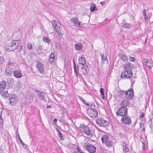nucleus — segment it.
<instances>
[{"label": "nucleus", "mask_w": 153, "mask_h": 153, "mask_svg": "<svg viewBox=\"0 0 153 153\" xmlns=\"http://www.w3.org/2000/svg\"><path fill=\"white\" fill-rule=\"evenodd\" d=\"M79 128L82 132L88 135H92V131L87 126H85L84 124H82L80 125Z\"/></svg>", "instance_id": "obj_1"}, {"label": "nucleus", "mask_w": 153, "mask_h": 153, "mask_svg": "<svg viewBox=\"0 0 153 153\" xmlns=\"http://www.w3.org/2000/svg\"><path fill=\"white\" fill-rule=\"evenodd\" d=\"M18 40L13 41L8 44L7 49L9 51H13L17 49L19 46V44L18 43Z\"/></svg>", "instance_id": "obj_2"}, {"label": "nucleus", "mask_w": 153, "mask_h": 153, "mask_svg": "<svg viewBox=\"0 0 153 153\" xmlns=\"http://www.w3.org/2000/svg\"><path fill=\"white\" fill-rule=\"evenodd\" d=\"M96 123L100 126L106 127L109 125V122L104 120L103 119L100 118L96 120Z\"/></svg>", "instance_id": "obj_3"}, {"label": "nucleus", "mask_w": 153, "mask_h": 153, "mask_svg": "<svg viewBox=\"0 0 153 153\" xmlns=\"http://www.w3.org/2000/svg\"><path fill=\"white\" fill-rule=\"evenodd\" d=\"M132 76V71L131 70H124L121 73L120 77L124 79L130 78Z\"/></svg>", "instance_id": "obj_4"}, {"label": "nucleus", "mask_w": 153, "mask_h": 153, "mask_svg": "<svg viewBox=\"0 0 153 153\" xmlns=\"http://www.w3.org/2000/svg\"><path fill=\"white\" fill-rule=\"evenodd\" d=\"M117 116H123L127 114V109L126 106H122L116 112Z\"/></svg>", "instance_id": "obj_5"}, {"label": "nucleus", "mask_w": 153, "mask_h": 153, "mask_svg": "<svg viewBox=\"0 0 153 153\" xmlns=\"http://www.w3.org/2000/svg\"><path fill=\"white\" fill-rule=\"evenodd\" d=\"M88 115L91 118H95L97 116L98 113L97 110L92 108H89L87 110Z\"/></svg>", "instance_id": "obj_6"}, {"label": "nucleus", "mask_w": 153, "mask_h": 153, "mask_svg": "<svg viewBox=\"0 0 153 153\" xmlns=\"http://www.w3.org/2000/svg\"><path fill=\"white\" fill-rule=\"evenodd\" d=\"M9 100L10 104L12 105H13L17 102L18 98L16 95L12 94L9 96Z\"/></svg>", "instance_id": "obj_7"}, {"label": "nucleus", "mask_w": 153, "mask_h": 153, "mask_svg": "<svg viewBox=\"0 0 153 153\" xmlns=\"http://www.w3.org/2000/svg\"><path fill=\"white\" fill-rule=\"evenodd\" d=\"M86 150L89 153H94L96 152V148L94 146L90 144H86L84 145Z\"/></svg>", "instance_id": "obj_8"}, {"label": "nucleus", "mask_w": 153, "mask_h": 153, "mask_svg": "<svg viewBox=\"0 0 153 153\" xmlns=\"http://www.w3.org/2000/svg\"><path fill=\"white\" fill-rule=\"evenodd\" d=\"M121 121L123 124L126 125H129L131 122V118L126 115L122 116Z\"/></svg>", "instance_id": "obj_9"}, {"label": "nucleus", "mask_w": 153, "mask_h": 153, "mask_svg": "<svg viewBox=\"0 0 153 153\" xmlns=\"http://www.w3.org/2000/svg\"><path fill=\"white\" fill-rule=\"evenodd\" d=\"M14 67L6 66L5 74L6 76H11L14 72Z\"/></svg>", "instance_id": "obj_10"}, {"label": "nucleus", "mask_w": 153, "mask_h": 153, "mask_svg": "<svg viewBox=\"0 0 153 153\" xmlns=\"http://www.w3.org/2000/svg\"><path fill=\"white\" fill-rule=\"evenodd\" d=\"M134 92L133 88H130L126 91V97L128 99H131L134 96Z\"/></svg>", "instance_id": "obj_11"}, {"label": "nucleus", "mask_w": 153, "mask_h": 153, "mask_svg": "<svg viewBox=\"0 0 153 153\" xmlns=\"http://www.w3.org/2000/svg\"><path fill=\"white\" fill-rule=\"evenodd\" d=\"M80 72L83 75L86 74L89 71L88 66L86 64L84 65H81Z\"/></svg>", "instance_id": "obj_12"}, {"label": "nucleus", "mask_w": 153, "mask_h": 153, "mask_svg": "<svg viewBox=\"0 0 153 153\" xmlns=\"http://www.w3.org/2000/svg\"><path fill=\"white\" fill-rule=\"evenodd\" d=\"M36 66L39 72L41 74H42L44 70L43 65L41 62L38 61L36 64Z\"/></svg>", "instance_id": "obj_13"}, {"label": "nucleus", "mask_w": 153, "mask_h": 153, "mask_svg": "<svg viewBox=\"0 0 153 153\" xmlns=\"http://www.w3.org/2000/svg\"><path fill=\"white\" fill-rule=\"evenodd\" d=\"M71 20L76 25V26L79 27H82V26L80 24L81 22L78 21L77 18H75Z\"/></svg>", "instance_id": "obj_14"}, {"label": "nucleus", "mask_w": 153, "mask_h": 153, "mask_svg": "<svg viewBox=\"0 0 153 153\" xmlns=\"http://www.w3.org/2000/svg\"><path fill=\"white\" fill-rule=\"evenodd\" d=\"M0 94L2 97L6 99L8 97L9 94L7 91L2 90L0 91Z\"/></svg>", "instance_id": "obj_15"}, {"label": "nucleus", "mask_w": 153, "mask_h": 153, "mask_svg": "<svg viewBox=\"0 0 153 153\" xmlns=\"http://www.w3.org/2000/svg\"><path fill=\"white\" fill-rule=\"evenodd\" d=\"M55 57L53 53H51L49 56V61L50 64H53L54 62Z\"/></svg>", "instance_id": "obj_16"}, {"label": "nucleus", "mask_w": 153, "mask_h": 153, "mask_svg": "<svg viewBox=\"0 0 153 153\" xmlns=\"http://www.w3.org/2000/svg\"><path fill=\"white\" fill-rule=\"evenodd\" d=\"M13 76L16 78H20L22 77L21 72L19 71H14Z\"/></svg>", "instance_id": "obj_17"}, {"label": "nucleus", "mask_w": 153, "mask_h": 153, "mask_svg": "<svg viewBox=\"0 0 153 153\" xmlns=\"http://www.w3.org/2000/svg\"><path fill=\"white\" fill-rule=\"evenodd\" d=\"M37 96H38V97L39 100H44L45 96V94L44 92L41 91L37 94Z\"/></svg>", "instance_id": "obj_18"}, {"label": "nucleus", "mask_w": 153, "mask_h": 153, "mask_svg": "<svg viewBox=\"0 0 153 153\" xmlns=\"http://www.w3.org/2000/svg\"><path fill=\"white\" fill-rule=\"evenodd\" d=\"M6 86V83L4 80L2 81L0 83V91L4 90Z\"/></svg>", "instance_id": "obj_19"}, {"label": "nucleus", "mask_w": 153, "mask_h": 153, "mask_svg": "<svg viewBox=\"0 0 153 153\" xmlns=\"http://www.w3.org/2000/svg\"><path fill=\"white\" fill-rule=\"evenodd\" d=\"M16 137H18V139L19 140L20 143L22 144V146H23V147L25 148H26L27 145L26 144L24 143L23 142L22 140H21V139L19 136V134L18 131H16Z\"/></svg>", "instance_id": "obj_20"}, {"label": "nucleus", "mask_w": 153, "mask_h": 153, "mask_svg": "<svg viewBox=\"0 0 153 153\" xmlns=\"http://www.w3.org/2000/svg\"><path fill=\"white\" fill-rule=\"evenodd\" d=\"M83 45L81 43H76L75 45V48L77 50L80 51L82 49Z\"/></svg>", "instance_id": "obj_21"}, {"label": "nucleus", "mask_w": 153, "mask_h": 153, "mask_svg": "<svg viewBox=\"0 0 153 153\" xmlns=\"http://www.w3.org/2000/svg\"><path fill=\"white\" fill-rule=\"evenodd\" d=\"M79 63L81 65H84L86 64V61L84 58L81 57L79 59Z\"/></svg>", "instance_id": "obj_22"}, {"label": "nucleus", "mask_w": 153, "mask_h": 153, "mask_svg": "<svg viewBox=\"0 0 153 153\" xmlns=\"http://www.w3.org/2000/svg\"><path fill=\"white\" fill-rule=\"evenodd\" d=\"M120 58L124 61H126L128 60V59L126 56L123 54H120L118 55Z\"/></svg>", "instance_id": "obj_23"}, {"label": "nucleus", "mask_w": 153, "mask_h": 153, "mask_svg": "<svg viewBox=\"0 0 153 153\" xmlns=\"http://www.w3.org/2000/svg\"><path fill=\"white\" fill-rule=\"evenodd\" d=\"M108 139V136L107 135H104L102 136L101 140L102 143H105Z\"/></svg>", "instance_id": "obj_24"}, {"label": "nucleus", "mask_w": 153, "mask_h": 153, "mask_svg": "<svg viewBox=\"0 0 153 153\" xmlns=\"http://www.w3.org/2000/svg\"><path fill=\"white\" fill-rule=\"evenodd\" d=\"M73 65L74 73H75V74L76 75V76H77L78 75V73H79L78 71L79 70V66H78L77 67L76 63L74 64H73Z\"/></svg>", "instance_id": "obj_25"}, {"label": "nucleus", "mask_w": 153, "mask_h": 153, "mask_svg": "<svg viewBox=\"0 0 153 153\" xmlns=\"http://www.w3.org/2000/svg\"><path fill=\"white\" fill-rule=\"evenodd\" d=\"M118 95L119 97H123L124 96H126V91L120 90L118 92Z\"/></svg>", "instance_id": "obj_26"}, {"label": "nucleus", "mask_w": 153, "mask_h": 153, "mask_svg": "<svg viewBox=\"0 0 153 153\" xmlns=\"http://www.w3.org/2000/svg\"><path fill=\"white\" fill-rule=\"evenodd\" d=\"M123 150L125 152H127L129 151V149L128 147L127 146L126 144L124 142H123Z\"/></svg>", "instance_id": "obj_27"}, {"label": "nucleus", "mask_w": 153, "mask_h": 153, "mask_svg": "<svg viewBox=\"0 0 153 153\" xmlns=\"http://www.w3.org/2000/svg\"><path fill=\"white\" fill-rule=\"evenodd\" d=\"M13 79L12 78H10L7 80V83H6V85L7 86L9 87L10 86L11 84L13 83Z\"/></svg>", "instance_id": "obj_28"}, {"label": "nucleus", "mask_w": 153, "mask_h": 153, "mask_svg": "<svg viewBox=\"0 0 153 153\" xmlns=\"http://www.w3.org/2000/svg\"><path fill=\"white\" fill-rule=\"evenodd\" d=\"M131 63H128V64L125 65L124 67V70H130L131 68Z\"/></svg>", "instance_id": "obj_29"}, {"label": "nucleus", "mask_w": 153, "mask_h": 153, "mask_svg": "<svg viewBox=\"0 0 153 153\" xmlns=\"http://www.w3.org/2000/svg\"><path fill=\"white\" fill-rule=\"evenodd\" d=\"M90 9L91 12H94L97 10L95 5L94 4H91Z\"/></svg>", "instance_id": "obj_30"}, {"label": "nucleus", "mask_w": 153, "mask_h": 153, "mask_svg": "<svg viewBox=\"0 0 153 153\" xmlns=\"http://www.w3.org/2000/svg\"><path fill=\"white\" fill-rule=\"evenodd\" d=\"M104 90V89L103 88H101L100 90V92L101 94V97L102 98L103 100L105 99Z\"/></svg>", "instance_id": "obj_31"}, {"label": "nucleus", "mask_w": 153, "mask_h": 153, "mask_svg": "<svg viewBox=\"0 0 153 153\" xmlns=\"http://www.w3.org/2000/svg\"><path fill=\"white\" fill-rule=\"evenodd\" d=\"M78 98H79V99L83 102V103L85 104V105H87V106H89V104L86 103L85 102V101L84 100V99H83V98L81 97V96H78Z\"/></svg>", "instance_id": "obj_32"}, {"label": "nucleus", "mask_w": 153, "mask_h": 153, "mask_svg": "<svg viewBox=\"0 0 153 153\" xmlns=\"http://www.w3.org/2000/svg\"><path fill=\"white\" fill-rule=\"evenodd\" d=\"M105 144L107 147H110L111 146L112 144V142L108 139V140L105 142Z\"/></svg>", "instance_id": "obj_33"}, {"label": "nucleus", "mask_w": 153, "mask_h": 153, "mask_svg": "<svg viewBox=\"0 0 153 153\" xmlns=\"http://www.w3.org/2000/svg\"><path fill=\"white\" fill-rule=\"evenodd\" d=\"M130 27V24L128 23H126L122 25V27L125 29H129Z\"/></svg>", "instance_id": "obj_34"}, {"label": "nucleus", "mask_w": 153, "mask_h": 153, "mask_svg": "<svg viewBox=\"0 0 153 153\" xmlns=\"http://www.w3.org/2000/svg\"><path fill=\"white\" fill-rule=\"evenodd\" d=\"M101 56L102 59L103 61H105L106 60H108L107 56L106 55H104L103 54H100Z\"/></svg>", "instance_id": "obj_35"}, {"label": "nucleus", "mask_w": 153, "mask_h": 153, "mask_svg": "<svg viewBox=\"0 0 153 153\" xmlns=\"http://www.w3.org/2000/svg\"><path fill=\"white\" fill-rule=\"evenodd\" d=\"M42 40L45 42H47L48 43L50 42V40L48 38H47L45 36H43Z\"/></svg>", "instance_id": "obj_36"}, {"label": "nucleus", "mask_w": 153, "mask_h": 153, "mask_svg": "<svg viewBox=\"0 0 153 153\" xmlns=\"http://www.w3.org/2000/svg\"><path fill=\"white\" fill-rule=\"evenodd\" d=\"M58 135L59 136V137L60 138V139L61 140H64L65 139V138L63 136V134L61 132L59 133Z\"/></svg>", "instance_id": "obj_37"}, {"label": "nucleus", "mask_w": 153, "mask_h": 153, "mask_svg": "<svg viewBox=\"0 0 153 153\" xmlns=\"http://www.w3.org/2000/svg\"><path fill=\"white\" fill-rule=\"evenodd\" d=\"M56 30L59 36H62V34L61 33V30H60L59 29H58V28H56Z\"/></svg>", "instance_id": "obj_38"}, {"label": "nucleus", "mask_w": 153, "mask_h": 153, "mask_svg": "<svg viewBox=\"0 0 153 153\" xmlns=\"http://www.w3.org/2000/svg\"><path fill=\"white\" fill-rule=\"evenodd\" d=\"M6 66L13 67V62H11L9 60Z\"/></svg>", "instance_id": "obj_39"}, {"label": "nucleus", "mask_w": 153, "mask_h": 153, "mask_svg": "<svg viewBox=\"0 0 153 153\" xmlns=\"http://www.w3.org/2000/svg\"><path fill=\"white\" fill-rule=\"evenodd\" d=\"M4 62V58L2 56H0V65H1Z\"/></svg>", "instance_id": "obj_40"}, {"label": "nucleus", "mask_w": 153, "mask_h": 153, "mask_svg": "<svg viewBox=\"0 0 153 153\" xmlns=\"http://www.w3.org/2000/svg\"><path fill=\"white\" fill-rule=\"evenodd\" d=\"M120 105H123L122 106H125V100H122Z\"/></svg>", "instance_id": "obj_41"}, {"label": "nucleus", "mask_w": 153, "mask_h": 153, "mask_svg": "<svg viewBox=\"0 0 153 153\" xmlns=\"http://www.w3.org/2000/svg\"><path fill=\"white\" fill-rule=\"evenodd\" d=\"M32 45L31 43H28L27 45V48L29 50H30L32 48Z\"/></svg>", "instance_id": "obj_42"}, {"label": "nucleus", "mask_w": 153, "mask_h": 153, "mask_svg": "<svg viewBox=\"0 0 153 153\" xmlns=\"http://www.w3.org/2000/svg\"><path fill=\"white\" fill-rule=\"evenodd\" d=\"M129 59V60L131 62H134L135 60V59L132 57L130 56Z\"/></svg>", "instance_id": "obj_43"}, {"label": "nucleus", "mask_w": 153, "mask_h": 153, "mask_svg": "<svg viewBox=\"0 0 153 153\" xmlns=\"http://www.w3.org/2000/svg\"><path fill=\"white\" fill-rule=\"evenodd\" d=\"M3 123V120L1 116L0 117V124L2 125Z\"/></svg>", "instance_id": "obj_44"}, {"label": "nucleus", "mask_w": 153, "mask_h": 153, "mask_svg": "<svg viewBox=\"0 0 153 153\" xmlns=\"http://www.w3.org/2000/svg\"><path fill=\"white\" fill-rule=\"evenodd\" d=\"M52 25L53 27H55L57 26L56 23L55 22V20L53 21L52 22Z\"/></svg>", "instance_id": "obj_45"}, {"label": "nucleus", "mask_w": 153, "mask_h": 153, "mask_svg": "<svg viewBox=\"0 0 153 153\" xmlns=\"http://www.w3.org/2000/svg\"><path fill=\"white\" fill-rule=\"evenodd\" d=\"M23 53H22V55L24 56L26 54V51L25 48H24L23 49Z\"/></svg>", "instance_id": "obj_46"}, {"label": "nucleus", "mask_w": 153, "mask_h": 153, "mask_svg": "<svg viewBox=\"0 0 153 153\" xmlns=\"http://www.w3.org/2000/svg\"><path fill=\"white\" fill-rule=\"evenodd\" d=\"M145 114L143 112H142L141 114L140 115L139 117L140 118H143Z\"/></svg>", "instance_id": "obj_47"}, {"label": "nucleus", "mask_w": 153, "mask_h": 153, "mask_svg": "<svg viewBox=\"0 0 153 153\" xmlns=\"http://www.w3.org/2000/svg\"><path fill=\"white\" fill-rule=\"evenodd\" d=\"M130 104V102L128 101H125V106H128Z\"/></svg>", "instance_id": "obj_48"}, {"label": "nucleus", "mask_w": 153, "mask_h": 153, "mask_svg": "<svg viewBox=\"0 0 153 153\" xmlns=\"http://www.w3.org/2000/svg\"><path fill=\"white\" fill-rule=\"evenodd\" d=\"M142 143L143 145V149H144L145 148V142L144 140L143 141H142Z\"/></svg>", "instance_id": "obj_49"}, {"label": "nucleus", "mask_w": 153, "mask_h": 153, "mask_svg": "<svg viewBox=\"0 0 153 153\" xmlns=\"http://www.w3.org/2000/svg\"><path fill=\"white\" fill-rule=\"evenodd\" d=\"M57 121V120L55 118V119H54L53 120V123L54 124H56V123Z\"/></svg>", "instance_id": "obj_50"}, {"label": "nucleus", "mask_w": 153, "mask_h": 153, "mask_svg": "<svg viewBox=\"0 0 153 153\" xmlns=\"http://www.w3.org/2000/svg\"><path fill=\"white\" fill-rule=\"evenodd\" d=\"M152 118H150L149 120V122H150V125L151 126L152 124Z\"/></svg>", "instance_id": "obj_51"}, {"label": "nucleus", "mask_w": 153, "mask_h": 153, "mask_svg": "<svg viewBox=\"0 0 153 153\" xmlns=\"http://www.w3.org/2000/svg\"><path fill=\"white\" fill-rule=\"evenodd\" d=\"M143 60L145 63L147 64L148 61V60L147 59H143Z\"/></svg>", "instance_id": "obj_52"}, {"label": "nucleus", "mask_w": 153, "mask_h": 153, "mask_svg": "<svg viewBox=\"0 0 153 153\" xmlns=\"http://www.w3.org/2000/svg\"><path fill=\"white\" fill-rule=\"evenodd\" d=\"M38 48H39V49L40 50H42V46L40 45H39L38 47Z\"/></svg>", "instance_id": "obj_53"}, {"label": "nucleus", "mask_w": 153, "mask_h": 153, "mask_svg": "<svg viewBox=\"0 0 153 153\" xmlns=\"http://www.w3.org/2000/svg\"><path fill=\"white\" fill-rule=\"evenodd\" d=\"M89 106H90L91 107H94L95 105H94V103H91V105H89Z\"/></svg>", "instance_id": "obj_54"}, {"label": "nucleus", "mask_w": 153, "mask_h": 153, "mask_svg": "<svg viewBox=\"0 0 153 153\" xmlns=\"http://www.w3.org/2000/svg\"><path fill=\"white\" fill-rule=\"evenodd\" d=\"M146 10L145 9H144L143 10V15H146Z\"/></svg>", "instance_id": "obj_55"}, {"label": "nucleus", "mask_w": 153, "mask_h": 153, "mask_svg": "<svg viewBox=\"0 0 153 153\" xmlns=\"http://www.w3.org/2000/svg\"><path fill=\"white\" fill-rule=\"evenodd\" d=\"M2 112V109L0 108V117L1 116Z\"/></svg>", "instance_id": "obj_56"}, {"label": "nucleus", "mask_w": 153, "mask_h": 153, "mask_svg": "<svg viewBox=\"0 0 153 153\" xmlns=\"http://www.w3.org/2000/svg\"><path fill=\"white\" fill-rule=\"evenodd\" d=\"M100 4L102 6H103L105 4V2H104V1L101 2H100Z\"/></svg>", "instance_id": "obj_57"}, {"label": "nucleus", "mask_w": 153, "mask_h": 153, "mask_svg": "<svg viewBox=\"0 0 153 153\" xmlns=\"http://www.w3.org/2000/svg\"><path fill=\"white\" fill-rule=\"evenodd\" d=\"M51 105H47V108H51Z\"/></svg>", "instance_id": "obj_58"}, {"label": "nucleus", "mask_w": 153, "mask_h": 153, "mask_svg": "<svg viewBox=\"0 0 153 153\" xmlns=\"http://www.w3.org/2000/svg\"><path fill=\"white\" fill-rule=\"evenodd\" d=\"M56 131H57V132H58V134L61 132L59 130V129H58V128H56Z\"/></svg>", "instance_id": "obj_59"}, {"label": "nucleus", "mask_w": 153, "mask_h": 153, "mask_svg": "<svg viewBox=\"0 0 153 153\" xmlns=\"http://www.w3.org/2000/svg\"><path fill=\"white\" fill-rule=\"evenodd\" d=\"M35 92H39V93H40V92H41V91H40L39 90L37 89H36L35 90Z\"/></svg>", "instance_id": "obj_60"}, {"label": "nucleus", "mask_w": 153, "mask_h": 153, "mask_svg": "<svg viewBox=\"0 0 153 153\" xmlns=\"http://www.w3.org/2000/svg\"><path fill=\"white\" fill-rule=\"evenodd\" d=\"M140 127L142 126L144 124L142 123H139Z\"/></svg>", "instance_id": "obj_61"}, {"label": "nucleus", "mask_w": 153, "mask_h": 153, "mask_svg": "<svg viewBox=\"0 0 153 153\" xmlns=\"http://www.w3.org/2000/svg\"><path fill=\"white\" fill-rule=\"evenodd\" d=\"M146 65H147L149 67L150 69H151V68H152L151 66H150L148 65L147 64Z\"/></svg>", "instance_id": "obj_62"}, {"label": "nucleus", "mask_w": 153, "mask_h": 153, "mask_svg": "<svg viewBox=\"0 0 153 153\" xmlns=\"http://www.w3.org/2000/svg\"><path fill=\"white\" fill-rule=\"evenodd\" d=\"M145 18V21H146V20H147L148 19V16H147L146 17V18Z\"/></svg>", "instance_id": "obj_63"}, {"label": "nucleus", "mask_w": 153, "mask_h": 153, "mask_svg": "<svg viewBox=\"0 0 153 153\" xmlns=\"http://www.w3.org/2000/svg\"><path fill=\"white\" fill-rule=\"evenodd\" d=\"M145 131V128H143L142 129V131H143V132L144 131Z\"/></svg>", "instance_id": "obj_64"}]
</instances>
